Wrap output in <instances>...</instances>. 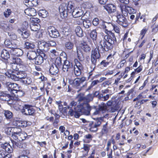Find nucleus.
Masks as SVG:
<instances>
[{"label": "nucleus", "mask_w": 158, "mask_h": 158, "mask_svg": "<svg viewBox=\"0 0 158 158\" xmlns=\"http://www.w3.org/2000/svg\"><path fill=\"white\" fill-rule=\"evenodd\" d=\"M3 84L12 94H15H15L17 93V95L18 96L23 95V92L19 89L18 84L6 81L3 82Z\"/></svg>", "instance_id": "f257e3e1"}, {"label": "nucleus", "mask_w": 158, "mask_h": 158, "mask_svg": "<svg viewBox=\"0 0 158 158\" xmlns=\"http://www.w3.org/2000/svg\"><path fill=\"white\" fill-rule=\"evenodd\" d=\"M59 10L61 17L65 18L67 16L68 13H72L74 10L73 6L69 3L68 5L63 4L59 7Z\"/></svg>", "instance_id": "f03ea898"}, {"label": "nucleus", "mask_w": 158, "mask_h": 158, "mask_svg": "<svg viewBox=\"0 0 158 158\" xmlns=\"http://www.w3.org/2000/svg\"><path fill=\"white\" fill-rule=\"evenodd\" d=\"M112 104V101H109L105 104L104 102H102L98 105V107L96 109L95 111L93 113V115H97L105 113L107 110V106H110Z\"/></svg>", "instance_id": "7ed1b4c3"}, {"label": "nucleus", "mask_w": 158, "mask_h": 158, "mask_svg": "<svg viewBox=\"0 0 158 158\" xmlns=\"http://www.w3.org/2000/svg\"><path fill=\"white\" fill-rule=\"evenodd\" d=\"M99 45L100 46V49H101V53H103L104 51L107 52L111 50L113 48V44L109 41L103 38L99 42Z\"/></svg>", "instance_id": "20e7f679"}, {"label": "nucleus", "mask_w": 158, "mask_h": 158, "mask_svg": "<svg viewBox=\"0 0 158 158\" xmlns=\"http://www.w3.org/2000/svg\"><path fill=\"white\" fill-rule=\"evenodd\" d=\"M104 117L97 118L94 121L92 122L89 124V130L91 131L96 132L98 130V127H100L102 122L103 120Z\"/></svg>", "instance_id": "39448f33"}, {"label": "nucleus", "mask_w": 158, "mask_h": 158, "mask_svg": "<svg viewBox=\"0 0 158 158\" xmlns=\"http://www.w3.org/2000/svg\"><path fill=\"white\" fill-rule=\"evenodd\" d=\"M35 112V110L31 105L25 104L22 110V113L26 115H33Z\"/></svg>", "instance_id": "423d86ee"}, {"label": "nucleus", "mask_w": 158, "mask_h": 158, "mask_svg": "<svg viewBox=\"0 0 158 158\" xmlns=\"http://www.w3.org/2000/svg\"><path fill=\"white\" fill-rule=\"evenodd\" d=\"M1 28L5 32H7L8 35L11 38H15V35L13 33H11L9 31H11L12 28L10 27L9 24H7L6 22H3L1 24Z\"/></svg>", "instance_id": "0eeeda50"}, {"label": "nucleus", "mask_w": 158, "mask_h": 158, "mask_svg": "<svg viewBox=\"0 0 158 158\" xmlns=\"http://www.w3.org/2000/svg\"><path fill=\"white\" fill-rule=\"evenodd\" d=\"M78 111H81V114L86 115H89L90 114V111L92 107L88 103H85L82 106L78 107Z\"/></svg>", "instance_id": "6e6552de"}, {"label": "nucleus", "mask_w": 158, "mask_h": 158, "mask_svg": "<svg viewBox=\"0 0 158 158\" xmlns=\"http://www.w3.org/2000/svg\"><path fill=\"white\" fill-rule=\"evenodd\" d=\"M64 60L63 64L62 66V70L64 72H68L69 75L70 74L71 71L73 67L72 62L66 60Z\"/></svg>", "instance_id": "1a4fd4ad"}, {"label": "nucleus", "mask_w": 158, "mask_h": 158, "mask_svg": "<svg viewBox=\"0 0 158 158\" xmlns=\"http://www.w3.org/2000/svg\"><path fill=\"white\" fill-rule=\"evenodd\" d=\"M116 17L117 18L116 22L119 25L125 27L128 26L127 21L125 17L122 15L117 13Z\"/></svg>", "instance_id": "9d476101"}, {"label": "nucleus", "mask_w": 158, "mask_h": 158, "mask_svg": "<svg viewBox=\"0 0 158 158\" xmlns=\"http://www.w3.org/2000/svg\"><path fill=\"white\" fill-rule=\"evenodd\" d=\"M23 133H22V130L19 128L14 127L13 130V133L12 135V137L15 140H17L19 139H21L23 136Z\"/></svg>", "instance_id": "9b49d317"}, {"label": "nucleus", "mask_w": 158, "mask_h": 158, "mask_svg": "<svg viewBox=\"0 0 158 158\" xmlns=\"http://www.w3.org/2000/svg\"><path fill=\"white\" fill-rule=\"evenodd\" d=\"M69 84L72 85L73 88L75 89H77V92H79L81 90V86L79 78H76L74 80L69 79Z\"/></svg>", "instance_id": "f8f14e48"}, {"label": "nucleus", "mask_w": 158, "mask_h": 158, "mask_svg": "<svg viewBox=\"0 0 158 158\" xmlns=\"http://www.w3.org/2000/svg\"><path fill=\"white\" fill-rule=\"evenodd\" d=\"M47 30L49 36L51 38H57L60 36L59 32L54 27L49 26Z\"/></svg>", "instance_id": "ddd939ff"}, {"label": "nucleus", "mask_w": 158, "mask_h": 158, "mask_svg": "<svg viewBox=\"0 0 158 158\" xmlns=\"http://www.w3.org/2000/svg\"><path fill=\"white\" fill-rule=\"evenodd\" d=\"M46 55L44 53H40V54H38L33 62L36 64L40 65L42 63L44 60L46 59Z\"/></svg>", "instance_id": "4468645a"}, {"label": "nucleus", "mask_w": 158, "mask_h": 158, "mask_svg": "<svg viewBox=\"0 0 158 158\" xmlns=\"http://www.w3.org/2000/svg\"><path fill=\"white\" fill-rule=\"evenodd\" d=\"M15 73L16 75L12 74L10 75L11 78L15 81L19 80V79H23L27 76L26 74L22 72L16 71Z\"/></svg>", "instance_id": "2eb2a0df"}, {"label": "nucleus", "mask_w": 158, "mask_h": 158, "mask_svg": "<svg viewBox=\"0 0 158 158\" xmlns=\"http://www.w3.org/2000/svg\"><path fill=\"white\" fill-rule=\"evenodd\" d=\"M110 95V94H106V96H103L102 94H99L98 91H96L93 95V97H97L98 101H105L109 99Z\"/></svg>", "instance_id": "dca6fc26"}, {"label": "nucleus", "mask_w": 158, "mask_h": 158, "mask_svg": "<svg viewBox=\"0 0 158 158\" xmlns=\"http://www.w3.org/2000/svg\"><path fill=\"white\" fill-rule=\"evenodd\" d=\"M74 108V110L70 108L68 112L69 115L70 116H74L76 118H79L80 116L82 114L81 111H78V108Z\"/></svg>", "instance_id": "f3484780"}, {"label": "nucleus", "mask_w": 158, "mask_h": 158, "mask_svg": "<svg viewBox=\"0 0 158 158\" xmlns=\"http://www.w3.org/2000/svg\"><path fill=\"white\" fill-rule=\"evenodd\" d=\"M108 32H109V34L108 35H105L104 38L113 44L115 42H116L115 36L114 33L110 31H108Z\"/></svg>", "instance_id": "a211bd4d"}, {"label": "nucleus", "mask_w": 158, "mask_h": 158, "mask_svg": "<svg viewBox=\"0 0 158 158\" xmlns=\"http://www.w3.org/2000/svg\"><path fill=\"white\" fill-rule=\"evenodd\" d=\"M104 7L105 9L110 14L114 13L116 11V6L112 4H108L104 6Z\"/></svg>", "instance_id": "6ab92c4d"}, {"label": "nucleus", "mask_w": 158, "mask_h": 158, "mask_svg": "<svg viewBox=\"0 0 158 158\" xmlns=\"http://www.w3.org/2000/svg\"><path fill=\"white\" fill-rule=\"evenodd\" d=\"M1 147L3 150H5L6 153H12L13 151V148L8 143H6L1 145Z\"/></svg>", "instance_id": "aec40b11"}, {"label": "nucleus", "mask_w": 158, "mask_h": 158, "mask_svg": "<svg viewBox=\"0 0 158 158\" xmlns=\"http://www.w3.org/2000/svg\"><path fill=\"white\" fill-rule=\"evenodd\" d=\"M38 48L40 50H43L45 52L48 51L49 49L48 43L44 42L38 43Z\"/></svg>", "instance_id": "412c9836"}, {"label": "nucleus", "mask_w": 158, "mask_h": 158, "mask_svg": "<svg viewBox=\"0 0 158 158\" xmlns=\"http://www.w3.org/2000/svg\"><path fill=\"white\" fill-rule=\"evenodd\" d=\"M38 53L36 50H32L29 51L27 54V56L29 60H32L33 61L38 56Z\"/></svg>", "instance_id": "4be33fe9"}, {"label": "nucleus", "mask_w": 158, "mask_h": 158, "mask_svg": "<svg viewBox=\"0 0 158 158\" xmlns=\"http://www.w3.org/2000/svg\"><path fill=\"white\" fill-rule=\"evenodd\" d=\"M76 99L77 100V102L79 104V105H77V107H81V106L83 105L84 104L86 103L85 97L83 95L79 94L76 98Z\"/></svg>", "instance_id": "5701e85b"}, {"label": "nucleus", "mask_w": 158, "mask_h": 158, "mask_svg": "<svg viewBox=\"0 0 158 158\" xmlns=\"http://www.w3.org/2000/svg\"><path fill=\"white\" fill-rule=\"evenodd\" d=\"M80 46L81 49L85 52H89L91 50L90 47L87 44V42L84 40L81 42Z\"/></svg>", "instance_id": "b1692460"}, {"label": "nucleus", "mask_w": 158, "mask_h": 158, "mask_svg": "<svg viewBox=\"0 0 158 158\" xmlns=\"http://www.w3.org/2000/svg\"><path fill=\"white\" fill-rule=\"evenodd\" d=\"M10 52L12 55L15 56H20L23 54L22 50L20 48H17L15 49H11Z\"/></svg>", "instance_id": "393cba45"}, {"label": "nucleus", "mask_w": 158, "mask_h": 158, "mask_svg": "<svg viewBox=\"0 0 158 158\" xmlns=\"http://www.w3.org/2000/svg\"><path fill=\"white\" fill-rule=\"evenodd\" d=\"M101 50H100L99 47L98 48H96L94 50H92L91 53V57H96L97 59L98 58H100Z\"/></svg>", "instance_id": "a878e982"}, {"label": "nucleus", "mask_w": 158, "mask_h": 158, "mask_svg": "<svg viewBox=\"0 0 158 158\" xmlns=\"http://www.w3.org/2000/svg\"><path fill=\"white\" fill-rule=\"evenodd\" d=\"M17 31L21 35V37L23 39L27 38L30 35L29 31H26L23 29H18Z\"/></svg>", "instance_id": "bb28decb"}, {"label": "nucleus", "mask_w": 158, "mask_h": 158, "mask_svg": "<svg viewBox=\"0 0 158 158\" xmlns=\"http://www.w3.org/2000/svg\"><path fill=\"white\" fill-rule=\"evenodd\" d=\"M58 67L52 64L49 69V73L50 74L53 75H56L59 72V69Z\"/></svg>", "instance_id": "cd10ccee"}, {"label": "nucleus", "mask_w": 158, "mask_h": 158, "mask_svg": "<svg viewBox=\"0 0 158 158\" xmlns=\"http://www.w3.org/2000/svg\"><path fill=\"white\" fill-rule=\"evenodd\" d=\"M83 13L81 9H75L72 12V15L74 18H78L82 15Z\"/></svg>", "instance_id": "c85d7f7f"}, {"label": "nucleus", "mask_w": 158, "mask_h": 158, "mask_svg": "<svg viewBox=\"0 0 158 158\" xmlns=\"http://www.w3.org/2000/svg\"><path fill=\"white\" fill-rule=\"evenodd\" d=\"M98 33L96 30H92L90 33V36L93 42L95 44L97 39Z\"/></svg>", "instance_id": "c756f323"}, {"label": "nucleus", "mask_w": 158, "mask_h": 158, "mask_svg": "<svg viewBox=\"0 0 158 158\" xmlns=\"http://www.w3.org/2000/svg\"><path fill=\"white\" fill-rule=\"evenodd\" d=\"M35 47L34 44L31 42H28L26 41L25 42L24 47L25 48L27 49H33Z\"/></svg>", "instance_id": "7c9ffc66"}, {"label": "nucleus", "mask_w": 158, "mask_h": 158, "mask_svg": "<svg viewBox=\"0 0 158 158\" xmlns=\"http://www.w3.org/2000/svg\"><path fill=\"white\" fill-rule=\"evenodd\" d=\"M1 57L5 60H7L8 58H9L10 60L9 53L8 51L6 50H3L2 51L1 54Z\"/></svg>", "instance_id": "2f4dec72"}, {"label": "nucleus", "mask_w": 158, "mask_h": 158, "mask_svg": "<svg viewBox=\"0 0 158 158\" xmlns=\"http://www.w3.org/2000/svg\"><path fill=\"white\" fill-rule=\"evenodd\" d=\"M108 124V123L107 122L105 124L103 125L101 131V133L102 135L107 134L108 132L109 129Z\"/></svg>", "instance_id": "473e14b6"}, {"label": "nucleus", "mask_w": 158, "mask_h": 158, "mask_svg": "<svg viewBox=\"0 0 158 158\" xmlns=\"http://www.w3.org/2000/svg\"><path fill=\"white\" fill-rule=\"evenodd\" d=\"M77 58L80 61H82L84 60L85 58L84 55L81 49L80 48H77Z\"/></svg>", "instance_id": "72a5a7b5"}, {"label": "nucleus", "mask_w": 158, "mask_h": 158, "mask_svg": "<svg viewBox=\"0 0 158 158\" xmlns=\"http://www.w3.org/2000/svg\"><path fill=\"white\" fill-rule=\"evenodd\" d=\"M127 6L126 5V4L124 5L121 4L119 5V7L120 8L121 12L125 16L128 15V14L127 12Z\"/></svg>", "instance_id": "f704fd0d"}, {"label": "nucleus", "mask_w": 158, "mask_h": 158, "mask_svg": "<svg viewBox=\"0 0 158 158\" xmlns=\"http://www.w3.org/2000/svg\"><path fill=\"white\" fill-rule=\"evenodd\" d=\"M10 60L12 61L13 63H15L17 64L23 65V62L19 58L16 57H12L10 58Z\"/></svg>", "instance_id": "c9c22d12"}, {"label": "nucleus", "mask_w": 158, "mask_h": 158, "mask_svg": "<svg viewBox=\"0 0 158 158\" xmlns=\"http://www.w3.org/2000/svg\"><path fill=\"white\" fill-rule=\"evenodd\" d=\"M75 32L77 35L79 37H81L83 36V30L80 26H77L76 28Z\"/></svg>", "instance_id": "e433bc0d"}, {"label": "nucleus", "mask_w": 158, "mask_h": 158, "mask_svg": "<svg viewBox=\"0 0 158 158\" xmlns=\"http://www.w3.org/2000/svg\"><path fill=\"white\" fill-rule=\"evenodd\" d=\"M81 70H80L79 69L76 68L74 66L71 71L70 73H73L74 71L75 75L77 76H79L81 74Z\"/></svg>", "instance_id": "4c0bfd02"}, {"label": "nucleus", "mask_w": 158, "mask_h": 158, "mask_svg": "<svg viewBox=\"0 0 158 158\" xmlns=\"http://www.w3.org/2000/svg\"><path fill=\"white\" fill-rule=\"evenodd\" d=\"M62 58L60 57H57L56 59L55 64L54 65L58 68L61 67L62 66Z\"/></svg>", "instance_id": "58836bf2"}, {"label": "nucleus", "mask_w": 158, "mask_h": 158, "mask_svg": "<svg viewBox=\"0 0 158 158\" xmlns=\"http://www.w3.org/2000/svg\"><path fill=\"white\" fill-rule=\"evenodd\" d=\"M38 14L42 18H45L48 15V13L45 10L41 9L39 11Z\"/></svg>", "instance_id": "ea45409f"}, {"label": "nucleus", "mask_w": 158, "mask_h": 158, "mask_svg": "<svg viewBox=\"0 0 158 158\" xmlns=\"http://www.w3.org/2000/svg\"><path fill=\"white\" fill-rule=\"evenodd\" d=\"M4 114L7 119L11 118L13 116L12 113L9 110H4Z\"/></svg>", "instance_id": "a19ab883"}, {"label": "nucleus", "mask_w": 158, "mask_h": 158, "mask_svg": "<svg viewBox=\"0 0 158 158\" xmlns=\"http://www.w3.org/2000/svg\"><path fill=\"white\" fill-rule=\"evenodd\" d=\"M74 61L75 65L74 66H76L77 68L79 69L80 70H82L84 68L82 64L77 59H75Z\"/></svg>", "instance_id": "79ce46f5"}, {"label": "nucleus", "mask_w": 158, "mask_h": 158, "mask_svg": "<svg viewBox=\"0 0 158 158\" xmlns=\"http://www.w3.org/2000/svg\"><path fill=\"white\" fill-rule=\"evenodd\" d=\"M30 27L31 30L34 31H37L40 28V25L31 24Z\"/></svg>", "instance_id": "37998d69"}, {"label": "nucleus", "mask_w": 158, "mask_h": 158, "mask_svg": "<svg viewBox=\"0 0 158 158\" xmlns=\"http://www.w3.org/2000/svg\"><path fill=\"white\" fill-rule=\"evenodd\" d=\"M31 23L30 24H32L34 25H40L39 22L40 20L37 18H31L30 19Z\"/></svg>", "instance_id": "c03bdc74"}, {"label": "nucleus", "mask_w": 158, "mask_h": 158, "mask_svg": "<svg viewBox=\"0 0 158 158\" xmlns=\"http://www.w3.org/2000/svg\"><path fill=\"white\" fill-rule=\"evenodd\" d=\"M27 122L25 121H19L17 122L18 126L20 127H26L28 126Z\"/></svg>", "instance_id": "a18cd8bd"}, {"label": "nucleus", "mask_w": 158, "mask_h": 158, "mask_svg": "<svg viewBox=\"0 0 158 158\" xmlns=\"http://www.w3.org/2000/svg\"><path fill=\"white\" fill-rule=\"evenodd\" d=\"M100 58H98L97 59L96 57H91V60L92 64L95 66L97 64L100 62ZM95 66H94V67Z\"/></svg>", "instance_id": "49530a36"}, {"label": "nucleus", "mask_w": 158, "mask_h": 158, "mask_svg": "<svg viewBox=\"0 0 158 158\" xmlns=\"http://www.w3.org/2000/svg\"><path fill=\"white\" fill-rule=\"evenodd\" d=\"M18 46V42L17 40L12 41L11 44L10 45V48L11 49H15L17 48Z\"/></svg>", "instance_id": "de8ad7c7"}, {"label": "nucleus", "mask_w": 158, "mask_h": 158, "mask_svg": "<svg viewBox=\"0 0 158 158\" xmlns=\"http://www.w3.org/2000/svg\"><path fill=\"white\" fill-rule=\"evenodd\" d=\"M84 27L85 28H89L91 26V24L90 20H86L83 21Z\"/></svg>", "instance_id": "09e8293b"}, {"label": "nucleus", "mask_w": 158, "mask_h": 158, "mask_svg": "<svg viewBox=\"0 0 158 158\" xmlns=\"http://www.w3.org/2000/svg\"><path fill=\"white\" fill-rule=\"evenodd\" d=\"M73 43L71 42H67L65 43V47L68 49L71 50L73 47Z\"/></svg>", "instance_id": "8fccbe9b"}, {"label": "nucleus", "mask_w": 158, "mask_h": 158, "mask_svg": "<svg viewBox=\"0 0 158 158\" xmlns=\"http://www.w3.org/2000/svg\"><path fill=\"white\" fill-rule=\"evenodd\" d=\"M21 81L24 84L27 85L30 84L32 82V80L30 77H25Z\"/></svg>", "instance_id": "3c124183"}, {"label": "nucleus", "mask_w": 158, "mask_h": 158, "mask_svg": "<svg viewBox=\"0 0 158 158\" xmlns=\"http://www.w3.org/2000/svg\"><path fill=\"white\" fill-rule=\"evenodd\" d=\"M85 97L86 102L87 103H88L90 101L93 100L94 98L93 95L90 94H88Z\"/></svg>", "instance_id": "603ef678"}, {"label": "nucleus", "mask_w": 158, "mask_h": 158, "mask_svg": "<svg viewBox=\"0 0 158 158\" xmlns=\"http://www.w3.org/2000/svg\"><path fill=\"white\" fill-rule=\"evenodd\" d=\"M13 128L14 127H9L6 128L5 130L6 134L8 135H12Z\"/></svg>", "instance_id": "864d4df0"}, {"label": "nucleus", "mask_w": 158, "mask_h": 158, "mask_svg": "<svg viewBox=\"0 0 158 158\" xmlns=\"http://www.w3.org/2000/svg\"><path fill=\"white\" fill-rule=\"evenodd\" d=\"M85 137L87 139V140H86V139L85 140L86 141V142L89 143L92 140L93 136L90 134H88L85 136Z\"/></svg>", "instance_id": "5fc2aeb1"}, {"label": "nucleus", "mask_w": 158, "mask_h": 158, "mask_svg": "<svg viewBox=\"0 0 158 158\" xmlns=\"http://www.w3.org/2000/svg\"><path fill=\"white\" fill-rule=\"evenodd\" d=\"M7 97L9 100L10 96L9 94H7L6 91H2L0 93V97Z\"/></svg>", "instance_id": "6e6d98bb"}, {"label": "nucleus", "mask_w": 158, "mask_h": 158, "mask_svg": "<svg viewBox=\"0 0 158 158\" xmlns=\"http://www.w3.org/2000/svg\"><path fill=\"white\" fill-rule=\"evenodd\" d=\"M11 143L12 144L13 147L15 148L16 147H18L19 148L21 147V146L19 145V143L20 144V142L11 140Z\"/></svg>", "instance_id": "4d7b16f0"}, {"label": "nucleus", "mask_w": 158, "mask_h": 158, "mask_svg": "<svg viewBox=\"0 0 158 158\" xmlns=\"http://www.w3.org/2000/svg\"><path fill=\"white\" fill-rule=\"evenodd\" d=\"M11 12L10 9H7L6 10L3 12V14L4 16L6 18L8 17L10 15Z\"/></svg>", "instance_id": "13d9d810"}, {"label": "nucleus", "mask_w": 158, "mask_h": 158, "mask_svg": "<svg viewBox=\"0 0 158 158\" xmlns=\"http://www.w3.org/2000/svg\"><path fill=\"white\" fill-rule=\"evenodd\" d=\"M109 62L106 60H104L100 62V65L103 67H106L109 65Z\"/></svg>", "instance_id": "bf43d9fd"}, {"label": "nucleus", "mask_w": 158, "mask_h": 158, "mask_svg": "<svg viewBox=\"0 0 158 158\" xmlns=\"http://www.w3.org/2000/svg\"><path fill=\"white\" fill-rule=\"evenodd\" d=\"M10 63L11 66L10 67L13 69L14 70H17V69H18L17 67V64L15 63H13V62H12V61H11Z\"/></svg>", "instance_id": "052dcab7"}, {"label": "nucleus", "mask_w": 158, "mask_h": 158, "mask_svg": "<svg viewBox=\"0 0 158 158\" xmlns=\"http://www.w3.org/2000/svg\"><path fill=\"white\" fill-rule=\"evenodd\" d=\"M98 80H95L93 81L91 83L88 89H90L92 88L93 86L96 85L98 83Z\"/></svg>", "instance_id": "680f3d73"}, {"label": "nucleus", "mask_w": 158, "mask_h": 158, "mask_svg": "<svg viewBox=\"0 0 158 158\" xmlns=\"http://www.w3.org/2000/svg\"><path fill=\"white\" fill-rule=\"evenodd\" d=\"M127 12L128 13L130 14L132 13H134L135 12V10L131 7L127 6Z\"/></svg>", "instance_id": "e2e57ef3"}, {"label": "nucleus", "mask_w": 158, "mask_h": 158, "mask_svg": "<svg viewBox=\"0 0 158 158\" xmlns=\"http://www.w3.org/2000/svg\"><path fill=\"white\" fill-rule=\"evenodd\" d=\"M147 30L148 29L147 28H144L141 31L140 34L141 35H142V37L141 38V39H142L144 37Z\"/></svg>", "instance_id": "0e129e2a"}, {"label": "nucleus", "mask_w": 158, "mask_h": 158, "mask_svg": "<svg viewBox=\"0 0 158 158\" xmlns=\"http://www.w3.org/2000/svg\"><path fill=\"white\" fill-rule=\"evenodd\" d=\"M99 20L97 18H95L93 21V24L94 26H97L99 23Z\"/></svg>", "instance_id": "69168bd1"}, {"label": "nucleus", "mask_w": 158, "mask_h": 158, "mask_svg": "<svg viewBox=\"0 0 158 158\" xmlns=\"http://www.w3.org/2000/svg\"><path fill=\"white\" fill-rule=\"evenodd\" d=\"M143 67L142 65H140L137 68L135 69L136 73L137 74L141 72L143 70Z\"/></svg>", "instance_id": "338daca9"}, {"label": "nucleus", "mask_w": 158, "mask_h": 158, "mask_svg": "<svg viewBox=\"0 0 158 158\" xmlns=\"http://www.w3.org/2000/svg\"><path fill=\"white\" fill-rule=\"evenodd\" d=\"M6 154V153L4 150L2 149L0 150V158H4Z\"/></svg>", "instance_id": "774afa93"}]
</instances>
